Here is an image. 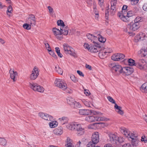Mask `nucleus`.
Masks as SVG:
<instances>
[{"label":"nucleus","instance_id":"obj_58","mask_svg":"<svg viewBox=\"0 0 147 147\" xmlns=\"http://www.w3.org/2000/svg\"><path fill=\"white\" fill-rule=\"evenodd\" d=\"M117 141L119 142L120 143L123 142V137L121 136L119 137L117 136Z\"/></svg>","mask_w":147,"mask_h":147},{"label":"nucleus","instance_id":"obj_9","mask_svg":"<svg viewBox=\"0 0 147 147\" xmlns=\"http://www.w3.org/2000/svg\"><path fill=\"white\" fill-rule=\"evenodd\" d=\"M135 66L138 68L142 69L147 67V63L144 60L140 59L136 63Z\"/></svg>","mask_w":147,"mask_h":147},{"label":"nucleus","instance_id":"obj_52","mask_svg":"<svg viewBox=\"0 0 147 147\" xmlns=\"http://www.w3.org/2000/svg\"><path fill=\"white\" fill-rule=\"evenodd\" d=\"M141 140L142 142H144L145 143L147 142V137L145 136H142L141 137Z\"/></svg>","mask_w":147,"mask_h":147},{"label":"nucleus","instance_id":"obj_64","mask_svg":"<svg viewBox=\"0 0 147 147\" xmlns=\"http://www.w3.org/2000/svg\"><path fill=\"white\" fill-rule=\"evenodd\" d=\"M104 147H113V146L110 144H105Z\"/></svg>","mask_w":147,"mask_h":147},{"label":"nucleus","instance_id":"obj_20","mask_svg":"<svg viewBox=\"0 0 147 147\" xmlns=\"http://www.w3.org/2000/svg\"><path fill=\"white\" fill-rule=\"evenodd\" d=\"M97 45L95 43H94L93 46H91L90 48H89V51L93 53H97L100 50V47L98 42H97Z\"/></svg>","mask_w":147,"mask_h":147},{"label":"nucleus","instance_id":"obj_44","mask_svg":"<svg viewBox=\"0 0 147 147\" xmlns=\"http://www.w3.org/2000/svg\"><path fill=\"white\" fill-rule=\"evenodd\" d=\"M70 78L71 80L75 83H76L78 81V78L73 75H70Z\"/></svg>","mask_w":147,"mask_h":147},{"label":"nucleus","instance_id":"obj_15","mask_svg":"<svg viewBox=\"0 0 147 147\" xmlns=\"http://www.w3.org/2000/svg\"><path fill=\"white\" fill-rule=\"evenodd\" d=\"M10 78L13 82L16 81L17 79L18 74V72L15 71L13 69H11L9 71Z\"/></svg>","mask_w":147,"mask_h":147},{"label":"nucleus","instance_id":"obj_25","mask_svg":"<svg viewBox=\"0 0 147 147\" xmlns=\"http://www.w3.org/2000/svg\"><path fill=\"white\" fill-rule=\"evenodd\" d=\"M131 136L129 137L132 139V144L134 146H136L138 145V141L136 138V136L134 133H131Z\"/></svg>","mask_w":147,"mask_h":147},{"label":"nucleus","instance_id":"obj_36","mask_svg":"<svg viewBox=\"0 0 147 147\" xmlns=\"http://www.w3.org/2000/svg\"><path fill=\"white\" fill-rule=\"evenodd\" d=\"M125 60H127L128 64L129 65L131 66L134 65L135 66L136 63H135V61L134 60L131 58L129 59H128Z\"/></svg>","mask_w":147,"mask_h":147},{"label":"nucleus","instance_id":"obj_51","mask_svg":"<svg viewBox=\"0 0 147 147\" xmlns=\"http://www.w3.org/2000/svg\"><path fill=\"white\" fill-rule=\"evenodd\" d=\"M109 7H107L106 8L105 11V17L107 19L108 18V16L109 15Z\"/></svg>","mask_w":147,"mask_h":147},{"label":"nucleus","instance_id":"obj_5","mask_svg":"<svg viewBox=\"0 0 147 147\" xmlns=\"http://www.w3.org/2000/svg\"><path fill=\"white\" fill-rule=\"evenodd\" d=\"M109 66L113 72L117 73H121L123 72V68L119 64L115 63H110L109 64Z\"/></svg>","mask_w":147,"mask_h":147},{"label":"nucleus","instance_id":"obj_3","mask_svg":"<svg viewBox=\"0 0 147 147\" xmlns=\"http://www.w3.org/2000/svg\"><path fill=\"white\" fill-rule=\"evenodd\" d=\"M78 113L80 115L84 116H88L91 114L94 115H102V113L97 111L86 109L79 110Z\"/></svg>","mask_w":147,"mask_h":147},{"label":"nucleus","instance_id":"obj_61","mask_svg":"<svg viewBox=\"0 0 147 147\" xmlns=\"http://www.w3.org/2000/svg\"><path fill=\"white\" fill-rule=\"evenodd\" d=\"M143 9L144 11H147V4H144L143 6Z\"/></svg>","mask_w":147,"mask_h":147},{"label":"nucleus","instance_id":"obj_16","mask_svg":"<svg viewBox=\"0 0 147 147\" xmlns=\"http://www.w3.org/2000/svg\"><path fill=\"white\" fill-rule=\"evenodd\" d=\"M146 36L145 33L140 32L135 37L134 41L137 42L140 40H143L145 39Z\"/></svg>","mask_w":147,"mask_h":147},{"label":"nucleus","instance_id":"obj_37","mask_svg":"<svg viewBox=\"0 0 147 147\" xmlns=\"http://www.w3.org/2000/svg\"><path fill=\"white\" fill-rule=\"evenodd\" d=\"M103 51L104 53L107 54V55L109 53L112 52L113 50L111 48H105L103 49Z\"/></svg>","mask_w":147,"mask_h":147},{"label":"nucleus","instance_id":"obj_22","mask_svg":"<svg viewBox=\"0 0 147 147\" xmlns=\"http://www.w3.org/2000/svg\"><path fill=\"white\" fill-rule=\"evenodd\" d=\"M134 71L133 68L129 67H125L123 68V72L126 75H129L131 74Z\"/></svg>","mask_w":147,"mask_h":147},{"label":"nucleus","instance_id":"obj_63","mask_svg":"<svg viewBox=\"0 0 147 147\" xmlns=\"http://www.w3.org/2000/svg\"><path fill=\"white\" fill-rule=\"evenodd\" d=\"M84 94L87 96H88L89 94V92L88 90H84Z\"/></svg>","mask_w":147,"mask_h":147},{"label":"nucleus","instance_id":"obj_19","mask_svg":"<svg viewBox=\"0 0 147 147\" xmlns=\"http://www.w3.org/2000/svg\"><path fill=\"white\" fill-rule=\"evenodd\" d=\"M125 57V55L121 53H116L113 54L112 56V60L115 61H118L123 59Z\"/></svg>","mask_w":147,"mask_h":147},{"label":"nucleus","instance_id":"obj_4","mask_svg":"<svg viewBox=\"0 0 147 147\" xmlns=\"http://www.w3.org/2000/svg\"><path fill=\"white\" fill-rule=\"evenodd\" d=\"M126 13L127 14L126 16L124 14L122 13L118 14V16L121 20L125 22H128L129 21V18L133 16L135 14L134 11L132 10L129 11Z\"/></svg>","mask_w":147,"mask_h":147},{"label":"nucleus","instance_id":"obj_17","mask_svg":"<svg viewBox=\"0 0 147 147\" xmlns=\"http://www.w3.org/2000/svg\"><path fill=\"white\" fill-rule=\"evenodd\" d=\"M91 138L92 142H91L95 144H97L99 142V133L97 132H94L92 134Z\"/></svg>","mask_w":147,"mask_h":147},{"label":"nucleus","instance_id":"obj_41","mask_svg":"<svg viewBox=\"0 0 147 147\" xmlns=\"http://www.w3.org/2000/svg\"><path fill=\"white\" fill-rule=\"evenodd\" d=\"M109 120V119L104 117H101L97 116V121H107Z\"/></svg>","mask_w":147,"mask_h":147},{"label":"nucleus","instance_id":"obj_8","mask_svg":"<svg viewBox=\"0 0 147 147\" xmlns=\"http://www.w3.org/2000/svg\"><path fill=\"white\" fill-rule=\"evenodd\" d=\"M63 49L65 53L66 54H69L75 56V53L74 49L68 45L65 44L63 45Z\"/></svg>","mask_w":147,"mask_h":147},{"label":"nucleus","instance_id":"obj_49","mask_svg":"<svg viewBox=\"0 0 147 147\" xmlns=\"http://www.w3.org/2000/svg\"><path fill=\"white\" fill-rule=\"evenodd\" d=\"M48 52L49 54L55 59H57V56L55 54L54 52L51 50V49L50 50V51H48Z\"/></svg>","mask_w":147,"mask_h":147},{"label":"nucleus","instance_id":"obj_21","mask_svg":"<svg viewBox=\"0 0 147 147\" xmlns=\"http://www.w3.org/2000/svg\"><path fill=\"white\" fill-rule=\"evenodd\" d=\"M87 38L93 44L95 43L97 45V42L98 41L97 37L96 36L90 34H88L86 35Z\"/></svg>","mask_w":147,"mask_h":147},{"label":"nucleus","instance_id":"obj_43","mask_svg":"<svg viewBox=\"0 0 147 147\" xmlns=\"http://www.w3.org/2000/svg\"><path fill=\"white\" fill-rule=\"evenodd\" d=\"M107 55V54H105L103 51V50L100 51V52L98 53V55L100 57L101 59H103Z\"/></svg>","mask_w":147,"mask_h":147},{"label":"nucleus","instance_id":"obj_60","mask_svg":"<svg viewBox=\"0 0 147 147\" xmlns=\"http://www.w3.org/2000/svg\"><path fill=\"white\" fill-rule=\"evenodd\" d=\"M123 147H132V145L129 143H127L124 144Z\"/></svg>","mask_w":147,"mask_h":147},{"label":"nucleus","instance_id":"obj_56","mask_svg":"<svg viewBox=\"0 0 147 147\" xmlns=\"http://www.w3.org/2000/svg\"><path fill=\"white\" fill-rule=\"evenodd\" d=\"M45 45L46 49L48 51H50V50H51V48L48 43L46 42L45 43Z\"/></svg>","mask_w":147,"mask_h":147},{"label":"nucleus","instance_id":"obj_35","mask_svg":"<svg viewBox=\"0 0 147 147\" xmlns=\"http://www.w3.org/2000/svg\"><path fill=\"white\" fill-rule=\"evenodd\" d=\"M100 123H95L90 124L88 126V127L89 129H96L97 128L96 125L97 124H100Z\"/></svg>","mask_w":147,"mask_h":147},{"label":"nucleus","instance_id":"obj_27","mask_svg":"<svg viewBox=\"0 0 147 147\" xmlns=\"http://www.w3.org/2000/svg\"><path fill=\"white\" fill-rule=\"evenodd\" d=\"M53 132L56 135L60 136L63 133V128L61 127H58L53 130Z\"/></svg>","mask_w":147,"mask_h":147},{"label":"nucleus","instance_id":"obj_38","mask_svg":"<svg viewBox=\"0 0 147 147\" xmlns=\"http://www.w3.org/2000/svg\"><path fill=\"white\" fill-rule=\"evenodd\" d=\"M7 143L6 139L3 137H0V144L3 146H5Z\"/></svg>","mask_w":147,"mask_h":147},{"label":"nucleus","instance_id":"obj_46","mask_svg":"<svg viewBox=\"0 0 147 147\" xmlns=\"http://www.w3.org/2000/svg\"><path fill=\"white\" fill-rule=\"evenodd\" d=\"M57 23L58 26H60V28L65 26L63 21L61 20H58L57 22Z\"/></svg>","mask_w":147,"mask_h":147},{"label":"nucleus","instance_id":"obj_2","mask_svg":"<svg viewBox=\"0 0 147 147\" xmlns=\"http://www.w3.org/2000/svg\"><path fill=\"white\" fill-rule=\"evenodd\" d=\"M55 86L62 90H65L68 88L65 81L61 78H56L54 82Z\"/></svg>","mask_w":147,"mask_h":147},{"label":"nucleus","instance_id":"obj_32","mask_svg":"<svg viewBox=\"0 0 147 147\" xmlns=\"http://www.w3.org/2000/svg\"><path fill=\"white\" fill-rule=\"evenodd\" d=\"M66 147H74V144L72 140L70 138L67 137L66 141Z\"/></svg>","mask_w":147,"mask_h":147},{"label":"nucleus","instance_id":"obj_29","mask_svg":"<svg viewBox=\"0 0 147 147\" xmlns=\"http://www.w3.org/2000/svg\"><path fill=\"white\" fill-rule=\"evenodd\" d=\"M69 119L66 117H63L59 119L58 120L62 125H63L68 122Z\"/></svg>","mask_w":147,"mask_h":147},{"label":"nucleus","instance_id":"obj_40","mask_svg":"<svg viewBox=\"0 0 147 147\" xmlns=\"http://www.w3.org/2000/svg\"><path fill=\"white\" fill-rule=\"evenodd\" d=\"M55 70L58 74L62 75L63 73V70L58 65L55 66Z\"/></svg>","mask_w":147,"mask_h":147},{"label":"nucleus","instance_id":"obj_6","mask_svg":"<svg viewBox=\"0 0 147 147\" xmlns=\"http://www.w3.org/2000/svg\"><path fill=\"white\" fill-rule=\"evenodd\" d=\"M29 86L30 88L34 91H36L40 92H43L44 88L37 83H30Z\"/></svg>","mask_w":147,"mask_h":147},{"label":"nucleus","instance_id":"obj_59","mask_svg":"<svg viewBox=\"0 0 147 147\" xmlns=\"http://www.w3.org/2000/svg\"><path fill=\"white\" fill-rule=\"evenodd\" d=\"M77 72L80 76H84V74L82 71L79 70H77Z\"/></svg>","mask_w":147,"mask_h":147},{"label":"nucleus","instance_id":"obj_33","mask_svg":"<svg viewBox=\"0 0 147 147\" xmlns=\"http://www.w3.org/2000/svg\"><path fill=\"white\" fill-rule=\"evenodd\" d=\"M49 123V127L51 128H54L56 127L58 125V123L56 121H51Z\"/></svg>","mask_w":147,"mask_h":147},{"label":"nucleus","instance_id":"obj_18","mask_svg":"<svg viewBox=\"0 0 147 147\" xmlns=\"http://www.w3.org/2000/svg\"><path fill=\"white\" fill-rule=\"evenodd\" d=\"M120 131L126 137L128 138L130 137L131 133H134V132H130L128 129L124 127H121Z\"/></svg>","mask_w":147,"mask_h":147},{"label":"nucleus","instance_id":"obj_47","mask_svg":"<svg viewBox=\"0 0 147 147\" xmlns=\"http://www.w3.org/2000/svg\"><path fill=\"white\" fill-rule=\"evenodd\" d=\"M127 5H124L122 8L121 12L119 13H122L124 14L126 13L127 12Z\"/></svg>","mask_w":147,"mask_h":147},{"label":"nucleus","instance_id":"obj_13","mask_svg":"<svg viewBox=\"0 0 147 147\" xmlns=\"http://www.w3.org/2000/svg\"><path fill=\"white\" fill-rule=\"evenodd\" d=\"M52 31L53 34L59 40H61L63 38V36L61 34L60 30L54 28L52 30Z\"/></svg>","mask_w":147,"mask_h":147},{"label":"nucleus","instance_id":"obj_12","mask_svg":"<svg viewBox=\"0 0 147 147\" xmlns=\"http://www.w3.org/2000/svg\"><path fill=\"white\" fill-rule=\"evenodd\" d=\"M75 130L76 131L77 135L78 136L83 135L85 132L84 129L82 127L81 124L78 123L76 128Z\"/></svg>","mask_w":147,"mask_h":147},{"label":"nucleus","instance_id":"obj_24","mask_svg":"<svg viewBox=\"0 0 147 147\" xmlns=\"http://www.w3.org/2000/svg\"><path fill=\"white\" fill-rule=\"evenodd\" d=\"M78 124V123L76 122H70L66 125V127L70 130H75Z\"/></svg>","mask_w":147,"mask_h":147},{"label":"nucleus","instance_id":"obj_7","mask_svg":"<svg viewBox=\"0 0 147 147\" xmlns=\"http://www.w3.org/2000/svg\"><path fill=\"white\" fill-rule=\"evenodd\" d=\"M107 99L110 102L115 104L114 108L118 114L121 115H123L124 114L123 111L121 110V108L120 106H118L117 104L115 103V100L110 96H108Z\"/></svg>","mask_w":147,"mask_h":147},{"label":"nucleus","instance_id":"obj_34","mask_svg":"<svg viewBox=\"0 0 147 147\" xmlns=\"http://www.w3.org/2000/svg\"><path fill=\"white\" fill-rule=\"evenodd\" d=\"M67 101L68 104L72 106H73V104L75 102V100L71 97H69L67 98Z\"/></svg>","mask_w":147,"mask_h":147},{"label":"nucleus","instance_id":"obj_1","mask_svg":"<svg viewBox=\"0 0 147 147\" xmlns=\"http://www.w3.org/2000/svg\"><path fill=\"white\" fill-rule=\"evenodd\" d=\"M143 21L142 17L138 16L134 20V23L131 22L127 24L124 28V31L130 36L135 35L134 32L137 31L140 28L139 22Z\"/></svg>","mask_w":147,"mask_h":147},{"label":"nucleus","instance_id":"obj_57","mask_svg":"<svg viewBox=\"0 0 147 147\" xmlns=\"http://www.w3.org/2000/svg\"><path fill=\"white\" fill-rule=\"evenodd\" d=\"M84 47L85 49H88L89 51V48H90L91 47L90 45L86 43L84 44Z\"/></svg>","mask_w":147,"mask_h":147},{"label":"nucleus","instance_id":"obj_10","mask_svg":"<svg viewBox=\"0 0 147 147\" xmlns=\"http://www.w3.org/2000/svg\"><path fill=\"white\" fill-rule=\"evenodd\" d=\"M38 115L40 117L47 121H51L53 120V117L47 113L40 112Z\"/></svg>","mask_w":147,"mask_h":147},{"label":"nucleus","instance_id":"obj_62","mask_svg":"<svg viewBox=\"0 0 147 147\" xmlns=\"http://www.w3.org/2000/svg\"><path fill=\"white\" fill-rule=\"evenodd\" d=\"M98 3L100 6H102L103 5L104 1V0H98Z\"/></svg>","mask_w":147,"mask_h":147},{"label":"nucleus","instance_id":"obj_11","mask_svg":"<svg viewBox=\"0 0 147 147\" xmlns=\"http://www.w3.org/2000/svg\"><path fill=\"white\" fill-rule=\"evenodd\" d=\"M39 69L36 66L34 67L30 76V79L32 80L36 79L39 75Z\"/></svg>","mask_w":147,"mask_h":147},{"label":"nucleus","instance_id":"obj_30","mask_svg":"<svg viewBox=\"0 0 147 147\" xmlns=\"http://www.w3.org/2000/svg\"><path fill=\"white\" fill-rule=\"evenodd\" d=\"M61 34L67 35L68 32V28L66 26L60 28Z\"/></svg>","mask_w":147,"mask_h":147},{"label":"nucleus","instance_id":"obj_26","mask_svg":"<svg viewBox=\"0 0 147 147\" xmlns=\"http://www.w3.org/2000/svg\"><path fill=\"white\" fill-rule=\"evenodd\" d=\"M117 0H111V8L110 9V12L112 14H114L115 12V6L117 4Z\"/></svg>","mask_w":147,"mask_h":147},{"label":"nucleus","instance_id":"obj_39","mask_svg":"<svg viewBox=\"0 0 147 147\" xmlns=\"http://www.w3.org/2000/svg\"><path fill=\"white\" fill-rule=\"evenodd\" d=\"M98 40L100 42L102 43L105 42L106 41V39L105 38L102 36L98 35Z\"/></svg>","mask_w":147,"mask_h":147},{"label":"nucleus","instance_id":"obj_45","mask_svg":"<svg viewBox=\"0 0 147 147\" xmlns=\"http://www.w3.org/2000/svg\"><path fill=\"white\" fill-rule=\"evenodd\" d=\"M75 108H80L82 106L81 104L79 102H77L75 101L73 106Z\"/></svg>","mask_w":147,"mask_h":147},{"label":"nucleus","instance_id":"obj_53","mask_svg":"<svg viewBox=\"0 0 147 147\" xmlns=\"http://www.w3.org/2000/svg\"><path fill=\"white\" fill-rule=\"evenodd\" d=\"M47 8L49 10V12L50 14H53L54 13L53 9L52 7L49 6L47 7Z\"/></svg>","mask_w":147,"mask_h":147},{"label":"nucleus","instance_id":"obj_23","mask_svg":"<svg viewBox=\"0 0 147 147\" xmlns=\"http://www.w3.org/2000/svg\"><path fill=\"white\" fill-rule=\"evenodd\" d=\"M94 115L88 116L86 117L85 119V120L90 123L97 121V116Z\"/></svg>","mask_w":147,"mask_h":147},{"label":"nucleus","instance_id":"obj_54","mask_svg":"<svg viewBox=\"0 0 147 147\" xmlns=\"http://www.w3.org/2000/svg\"><path fill=\"white\" fill-rule=\"evenodd\" d=\"M7 11V14L9 16L10 15H8L7 13L8 12V13H11L12 11V8L11 6V5H9L8 7Z\"/></svg>","mask_w":147,"mask_h":147},{"label":"nucleus","instance_id":"obj_31","mask_svg":"<svg viewBox=\"0 0 147 147\" xmlns=\"http://www.w3.org/2000/svg\"><path fill=\"white\" fill-rule=\"evenodd\" d=\"M138 54L141 57H145L147 55V50L145 49H142L139 51Z\"/></svg>","mask_w":147,"mask_h":147},{"label":"nucleus","instance_id":"obj_55","mask_svg":"<svg viewBox=\"0 0 147 147\" xmlns=\"http://www.w3.org/2000/svg\"><path fill=\"white\" fill-rule=\"evenodd\" d=\"M82 101L86 106L88 107H90L89 103L87 100L85 99H83L82 100Z\"/></svg>","mask_w":147,"mask_h":147},{"label":"nucleus","instance_id":"obj_50","mask_svg":"<svg viewBox=\"0 0 147 147\" xmlns=\"http://www.w3.org/2000/svg\"><path fill=\"white\" fill-rule=\"evenodd\" d=\"M95 144L93 143L90 142L87 144V147H100L99 146H95Z\"/></svg>","mask_w":147,"mask_h":147},{"label":"nucleus","instance_id":"obj_42","mask_svg":"<svg viewBox=\"0 0 147 147\" xmlns=\"http://www.w3.org/2000/svg\"><path fill=\"white\" fill-rule=\"evenodd\" d=\"M32 25L29 23H25L23 25V27L25 29L29 30L31 29Z\"/></svg>","mask_w":147,"mask_h":147},{"label":"nucleus","instance_id":"obj_14","mask_svg":"<svg viewBox=\"0 0 147 147\" xmlns=\"http://www.w3.org/2000/svg\"><path fill=\"white\" fill-rule=\"evenodd\" d=\"M26 22L32 25V26H34L36 24V20L35 16L34 15H30L27 18L26 21Z\"/></svg>","mask_w":147,"mask_h":147},{"label":"nucleus","instance_id":"obj_28","mask_svg":"<svg viewBox=\"0 0 147 147\" xmlns=\"http://www.w3.org/2000/svg\"><path fill=\"white\" fill-rule=\"evenodd\" d=\"M109 136L111 142L117 143V136L116 134L110 133L109 134Z\"/></svg>","mask_w":147,"mask_h":147},{"label":"nucleus","instance_id":"obj_48","mask_svg":"<svg viewBox=\"0 0 147 147\" xmlns=\"http://www.w3.org/2000/svg\"><path fill=\"white\" fill-rule=\"evenodd\" d=\"M141 88L145 92H147V82L143 84Z\"/></svg>","mask_w":147,"mask_h":147}]
</instances>
